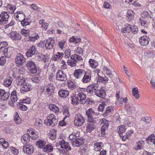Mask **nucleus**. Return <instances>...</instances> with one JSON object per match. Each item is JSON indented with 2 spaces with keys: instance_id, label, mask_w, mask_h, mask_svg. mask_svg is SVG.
<instances>
[{
  "instance_id": "nucleus-34",
  "label": "nucleus",
  "mask_w": 155,
  "mask_h": 155,
  "mask_svg": "<svg viewBox=\"0 0 155 155\" xmlns=\"http://www.w3.org/2000/svg\"><path fill=\"white\" fill-rule=\"evenodd\" d=\"M19 21H20V20ZM21 21V25L23 26L28 25L31 23V21L28 17H26V18H25L23 20Z\"/></svg>"
},
{
  "instance_id": "nucleus-43",
  "label": "nucleus",
  "mask_w": 155,
  "mask_h": 155,
  "mask_svg": "<svg viewBox=\"0 0 155 155\" xmlns=\"http://www.w3.org/2000/svg\"><path fill=\"white\" fill-rule=\"evenodd\" d=\"M71 99L72 103L74 105H77L79 102V101L78 98L77 97H77L75 96L74 97H71Z\"/></svg>"
},
{
  "instance_id": "nucleus-37",
  "label": "nucleus",
  "mask_w": 155,
  "mask_h": 155,
  "mask_svg": "<svg viewBox=\"0 0 155 155\" xmlns=\"http://www.w3.org/2000/svg\"><path fill=\"white\" fill-rule=\"evenodd\" d=\"M89 88L92 91L93 93H95V92L97 90L99 86L97 83H94L89 86Z\"/></svg>"
},
{
  "instance_id": "nucleus-36",
  "label": "nucleus",
  "mask_w": 155,
  "mask_h": 155,
  "mask_svg": "<svg viewBox=\"0 0 155 155\" xmlns=\"http://www.w3.org/2000/svg\"><path fill=\"white\" fill-rule=\"evenodd\" d=\"M39 38L38 34H34L30 35L28 38V40L31 42H34Z\"/></svg>"
},
{
  "instance_id": "nucleus-33",
  "label": "nucleus",
  "mask_w": 155,
  "mask_h": 155,
  "mask_svg": "<svg viewBox=\"0 0 155 155\" xmlns=\"http://www.w3.org/2000/svg\"><path fill=\"white\" fill-rule=\"evenodd\" d=\"M16 80L18 85H22L24 84L25 82V78L22 77H19L18 76L17 77Z\"/></svg>"
},
{
  "instance_id": "nucleus-21",
  "label": "nucleus",
  "mask_w": 155,
  "mask_h": 155,
  "mask_svg": "<svg viewBox=\"0 0 155 155\" xmlns=\"http://www.w3.org/2000/svg\"><path fill=\"white\" fill-rule=\"evenodd\" d=\"M84 143L82 138L76 139L73 142H72V144L74 147H79Z\"/></svg>"
},
{
  "instance_id": "nucleus-40",
  "label": "nucleus",
  "mask_w": 155,
  "mask_h": 155,
  "mask_svg": "<svg viewBox=\"0 0 155 155\" xmlns=\"http://www.w3.org/2000/svg\"><path fill=\"white\" fill-rule=\"evenodd\" d=\"M26 67L29 69L33 68H35V62L32 60L28 61L26 64Z\"/></svg>"
},
{
  "instance_id": "nucleus-54",
  "label": "nucleus",
  "mask_w": 155,
  "mask_h": 155,
  "mask_svg": "<svg viewBox=\"0 0 155 155\" xmlns=\"http://www.w3.org/2000/svg\"><path fill=\"white\" fill-rule=\"evenodd\" d=\"M71 50L69 49H66L64 52L65 57L66 58H69L71 54Z\"/></svg>"
},
{
  "instance_id": "nucleus-24",
  "label": "nucleus",
  "mask_w": 155,
  "mask_h": 155,
  "mask_svg": "<svg viewBox=\"0 0 155 155\" xmlns=\"http://www.w3.org/2000/svg\"><path fill=\"white\" fill-rule=\"evenodd\" d=\"M31 89V85L29 84H25L21 88L20 91L21 92L24 93L29 91Z\"/></svg>"
},
{
  "instance_id": "nucleus-45",
  "label": "nucleus",
  "mask_w": 155,
  "mask_h": 155,
  "mask_svg": "<svg viewBox=\"0 0 155 155\" xmlns=\"http://www.w3.org/2000/svg\"><path fill=\"white\" fill-rule=\"evenodd\" d=\"M89 62L91 65V66L92 68H95L98 65V63L95 60H92L91 59H90Z\"/></svg>"
},
{
  "instance_id": "nucleus-59",
  "label": "nucleus",
  "mask_w": 155,
  "mask_h": 155,
  "mask_svg": "<svg viewBox=\"0 0 155 155\" xmlns=\"http://www.w3.org/2000/svg\"><path fill=\"white\" fill-rule=\"evenodd\" d=\"M5 31L8 32V31H10L11 30H12L13 29V27L10 25V24L9 23L7 25L5 26Z\"/></svg>"
},
{
  "instance_id": "nucleus-1",
  "label": "nucleus",
  "mask_w": 155,
  "mask_h": 155,
  "mask_svg": "<svg viewBox=\"0 0 155 155\" xmlns=\"http://www.w3.org/2000/svg\"><path fill=\"white\" fill-rule=\"evenodd\" d=\"M95 112L92 108H90L86 111V114L88 117V123L87 125L86 131L87 133H91L95 128V124L92 122V117Z\"/></svg>"
},
{
  "instance_id": "nucleus-52",
  "label": "nucleus",
  "mask_w": 155,
  "mask_h": 155,
  "mask_svg": "<svg viewBox=\"0 0 155 155\" xmlns=\"http://www.w3.org/2000/svg\"><path fill=\"white\" fill-rule=\"evenodd\" d=\"M14 120L17 124H19L21 121V119L17 113L14 116Z\"/></svg>"
},
{
  "instance_id": "nucleus-35",
  "label": "nucleus",
  "mask_w": 155,
  "mask_h": 155,
  "mask_svg": "<svg viewBox=\"0 0 155 155\" xmlns=\"http://www.w3.org/2000/svg\"><path fill=\"white\" fill-rule=\"evenodd\" d=\"M103 146V143L101 142L95 143L94 144V150L96 151H100Z\"/></svg>"
},
{
  "instance_id": "nucleus-58",
  "label": "nucleus",
  "mask_w": 155,
  "mask_h": 155,
  "mask_svg": "<svg viewBox=\"0 0 155 155\" xmlns=\"http://www.w3.org/2000/svg\"><path fill=\"white\" fill-rule=\"evenodd\" d=\"M104 124L102 126L101 128L102 129H104L105 130H107L109 125V122L108 121L105 120L103 121Z\"/></svg>"
},
{
  "instance_id": "nucleus-53",
  "label": "nucleus",
  "mask_w": 155,
  "mask_h": 155,
  "mask_svg": "<svg viewBox=\"0 0 155 155\" xmlns=\"http://www.w3.org/2000/svg\"><path fill=\"white\" fill-rule=\"evenodd\" d=\"M144 15L143 14L142 15V16L140 18V22L141 25L144 26L145 24V18Z\"/></svg>"
},
{
  "instance_id": "nucleus-6",
  "label": "nucleus",
  "mask_w": 155,
  "mask_h": 155,
  "mask_svg": "<svg viewBox=\"0 0 155 155\" xmlns=\"http://www.w3.org/2000/svg\"><path fill=\"white\" fill-rule=\"evenodd\" d=\"M25 60L24 56L20 53L17 54L15 60L16 64L19 66H21L22 64L25 61Z\"/></svg>"
},
{
  "instance_id": "nucleus-62",
  "label": "nucleus",
  "mask_w": 155,
  "mask_h": 155,
  "mask_svg": "<svg viewBox=\"0 0 155 155\" xmlns=\"http://www.w3.org/2000/svg\"><path fill=\"white\" fill-rule=\"evenodd\" d=\"M65 44V42L64 41L61 40L58 42V45L60 48L63 49L64 48V46Z\"/></svg>"
},
{
  "instance_id": "nucleus-5",
  "label": "nucleus",
  "mask_w": 155,
  "mask_h": 155,
  "mask_svg": "<svg viewBox=\"0 0 155 155\" xmlns=\"http://www.w3.org/2000/svg\"><path fill=\"white\" fill-rule=\"evenodd\" d=\"M56 79L58 81H65L67 80V76L62 70H58L56 75Z\"/></svg>"
},
{
  "instance_id": "nucleus-25",
  "label": "nucleus",
  "mask_w": 155,
  "mask_h": 155,
  "mask_svg": "<svg viewBox=\"0 0 155 155\" xmlns=\"http://www.w3.org/2000/svg\"><path fill=\"white\" fill-rule=\"evenodd\" d=\"M53 147L51 144H47L43 147L42 150L47 153L51 152L53 150Z\"/></svg>"
},
{
  "instance_id": "nucleus-22",
  "label": "nucleus",
  "mask_w": 155,
  "mask_h": 155,
  "mask_svg": "<svg viewBox=\"0 0 155 155\" xmlns=\"http://www.w3.org/2000/svg\"><path fill=\"white\" fill-rule=\"evenodd\" d=\"M11 38L14 40H18L21 38L20 34L16 31H12L10 33Z\"/></svg>"
},
{
  "instance_id": "nucleus-57",
  "label": "nucleus",
  "mask_w": 155,
  "mask_h": 155,
  "mask_svg": "<svg viewBox=\"0 0 155 155\" xmlns=\"http://www.w3.org/2000/svg\"><path fill=\"white\" fill-rule=\"evenodd\" d=\"M31 137L33 139H35L38 137V132L35 131H32L31 133Z\"/></svg>"
},
{
  "instance_id": "nucleus-31",
  "label": "nucleus",
  "mask_w": 155,
  "mask_h": 155,
  "mask_svg": "<svg viewBox=\"0 0 155 155\" xmlns=\"http://www.w3.org/2000/svg\"><path fill=\"white\" fill-rule=\"evenodd\" d=\"M61 143L62 144L61 147L62 148H64L67 151L71 150V148L70 145L68 143H66L64 140L61 141Z\"/></svg>"
},
{
  "instance_id": "nucleus-15",
  "label": "nucleus",
  "mask_w": 155,
  "mask_h": 155,
  "mask_svg": "<svg viewBox=\"0 0 155 155\" xmlns=\"http://www.w3.org/2000/svg\"><path fill=\"white\" fill-rule=\"evenodd\" d=\"M36 51V48L35 46L32 45L29 49L27 50L26 55L28 57H30L34 55L35 54Z\"/></svg>"
},
{
  "instance_id": "nucleus-47",
  "label": "nucleus",
  "mask_w": 155,
  "mask_h": 155,
  "mask_svg": "<svg viewBox=\"0 0 155 155\" xmlns=\"http://www.w3.org/2000/svg\"><path fill=\"white\" fill-rule=\"evenodd\" d=\"M20 102L19 103V104H18V107L19 109L22 110H26L27 109V107L25 105L21 104Z\"/></svg>"
},
{
  "instance_id": "nucleus-44",
  "label": "nucleus",
  "mask_w": 155,
  "mask_h": 155,
  "mask_svg": "<svg viewBox=\"0 0 155 155\" xmlns=\"http://www.w3.org/2000/svg\"><path fill=\"white\" fill-rule=\"evenodd\" d=\"M138 91L137 88L134 87L132 90V94L134 97L136 99L139 98V95L138 94Z\"/></svg>"
},
{
  "instance_id": "nucleus-49",
  "label": "nucleus",
  "mask_w": 155,
  "mask_h": 155,
  "mask_svg": "<svg viewBox=\"0 0 155 155\" xmlns=\"http://www.w3.org/2000/svg\"><path fill=\"white\" fill-rule=\"evenodd\" d=\"M152 124L151 119L149 117H146V128L147 127L148 129L150 126Z\"/></svg>"
},
{
  "instance_id": "nucleus-14",
  "label": "nucleus",
  "mask_w": 155,
  "mask_h": 155,
  "mask_svg": "<svg viewBox=\"0 0 155 155\" xmlns=\"http://www.w3.org/2000/svg\"><path fill=\"white\" fill-rule=\"evenodd\" d=\"M13 48L12 47H8L5 48L3 51V54L5 57L10 58L13 53Z\"/></svg>"
},
{
  "instance_id": "nucleus-13",
  "label": "nucleus",
  "mask_w": 155,
  "mask_h": 155,
  "mask_svg": "<svg viewBox=\"0 0 155 155\" xmlns=\"http://www.w3.org/2000/svg\"><path fill=\"white\" fill-rule=\"evenodd\" d=\"M91 79V74L89 72L86 71L81 79V81L84 83H87L90 82Z\"/></svg>"
},
{
  "instance_id": "nucleus-8",
  "label": "nucleus",
  "mask_w": 155,
  "mask_h": 155,
  "mask_svg": "<svg viewBox=\"0 0 155 155\" xmlns=\"http://www.w3.org/2000/svg\"><path fill=\"white\" fill-rule=\"evenodd\" d=\"M85 72L84 70L82 69H76L74 71V75L76 78L81 79Z\"/></svg>"
},
{
  "instance_id": "nucleus-11",
  "label": "nucleus",
  "mask_w": 155,
  "mask_h": 155,
  "mask_svg": "<svg viewBox=\"0 0 155 155\" xmlns=\"http://www.w3.org/2000/svg\"><path fill=\"white\" fill-rule=\"evenodd\" d=\"M45 46L48 49H51L53 48L54 44V41L52 38H50L45 41Z\"/></svg>"
},
{
  "instance_id": "nucleus-56",
  "label": "nucleus",
  "mask_w": 155,
  "mask_h": 155,
  "mask_svg": "<svg viewBox=\"0 0 155 155\" xmlns=\"http://www.w3.org/2000/svg\"><path fill=\"white\" fill-rule=\"evenodd\" d=\"M139 41L141 46H144L145 42V37L144 36H141L139 39Z\"/></svg>"
},
{
  "instance_id": "nucleus-27",
  "label": "nucleus",
  "mask_w": 155,
  "mask_h": 155,
  "mask_svg": "<svg viewBox=\"0 0 155 155\" xmlns=\"http://www.w3.org/2000/svg\"><path fill=\"white\" fill-rule=\"evenodd\" d=\"M103 70L106 72L107 74L109 76V78L110 79L109 81L110 82L112 81V78L113 77L114 74L111 72V71L106 67L104 66L103 68Z\"/></svg>"
},
{
  "instance_id": "nucleus-16",
  "label": "nucleus",
  "mask_w": 155,
  "mask_h": 155,
  "mask_svg": "<svg viewBox=\"0 0 155 155\" xmlns=\"http://www.w3.org/2000/svg\"><path fill=\"white\" fill-rule=\"evenodd\" d=\"M77 97L78 98L79 102L82 104H85L86 102V95L82 92L78 93Z\"/></svg>"
},
{
  "instance_id": "nucleus-17",
  "label": "nucleus",
  "mask_w": 155,
  "mask_h": 155,
  "mask_svg": "<svg viewBox=\"0 0 155 155\" xmlns=\"http://www.w3.org/2000/svg\"><path fill=\"white\" fill-rule=\"evenodd\" d=\"M64 56L62 52H58L57 54L54 55L52 57V60L55 61H59L61 60Z\"/></svg>"
},
{
  "instance_id": "nucleus-55",
  "label": "nucleus",
  "mask_w": 155,
  "mask_h": 155,
  "mask_svg": "<svg viewBox=\"0 0 155 155\" xmlns=\"http://www.w3.org/2000/svg\"><path fill=\"white\" fill-rule=\"evenodd\" d=\"M6 61V57L5 56H1L0 57V65H3Z\"/></svg>"
},
{
  "instance_id": "nucleus-38",
  "label": "nucleus",
  "mask_w": 155,
  "mask_h": 155,
  "mask_svg": "<svg viewBox=\"0 0 155 155\" xmlns=\"http://www.w3.org/2000/svg\"><path fill=\"white\" fill-rule=\"evenodd\" d=\"M7 10L11 14H13L14 12L16 7L14 6L13 5L8 4L6 7Z\"/></svg>"
},
{
  "instance_id": "nucleus-9",
  "label": "nucleus",
  "mask_w": 155,
  "mask_h": 155,
  "mask_svg": "<svg viewBox=\"0 0 155 155\" xmlns=\"http://www.w3.org/2000/svg\"><path fill=\"white\" fill-rule=\"evenodd\" d=\"M34 150V148L32 146L29 145L24 146L22 148L23 151L25 153L28 154L29 155L33 153Z\"/></svg>"
},
{
  "instance_id": "nucleus-26",
  "label": "nucleus",
  "mask_w": 155,
  "mask_h": 155,
  "mask_svg": "<svg viewBox=\"0 0 155 155\" xmlns=\"http://www.w3.org/2000/svg\"><path fill=\"white\" fill-rule=\"evenodd\" d=\"M50 110L54 112L56 115H58L60 112V109L57 106L54 104H50L49 106Z\"/></svg>"
},
{
  "instance_id": "nucleus-28",
  "label": "nucleus",
  "mask_w": 155,
  "mask_h": 155,
  "mask_svg": "<svg viewBox=\"0 0 155 155\" xmlns=\"http://www.w3.org/2000/svg\"><path fill=\"white\" fill-rule=\"evenodd\" d=\"M109 80H110V79L108 78L106 76H105L104 77L99 76L97 79V82H101L102 83L105 84L108 81H109Z\"/></svg>"
},
{
  "instance_id": "nucleus-23",
  "label": "nucleus",
  "mask_w": 155,
  "mask_h": 155,
  "mask_svg": "<svg viewBox=\"0 0 155 155\" xmlns=\"http://www.w3.org/2000/svg\"><path fill=\"white\" fill-rule=\"evenodd\" d=\"M30 136L28 134H25L21 138V141L24 144H26L30 141Z\"/></svg>"
},
{
  "instance_id": "nucleus-39",
  "label": "nucleus",
  "mask_w": 155,
  "mask_h": 155,
  "mask_svg": "<svg viewBox=\"0 0 155 155\" xmlns=\"http://www.w3.org/2000/svg\"><path fill=\"white\" fill-rule=\"evenodd\" d=\"M81 38H78L77 37L73 36L69 39V41L70 43H77L81 41Z\"/></svg>"
},
{
  "instance_id": "nucleus-7",
  "label": "nucleus",
  "mask_w": 155,
  "mask_h": 155,
  "mask_svg": "<svg viewBox=\"0 0 155 155\" xmlns=\"http://www.w3.org/2000/svg\"><path fill=\"white\" fill-rule=\"evenodd\" d=\"M126 130V128L124 125H122L119 127L118 134L120 137H122V140L124 141H125L127 139V136L125 135L124 134Z\"/></svg>"
},
{
  "instance_id": "nucleus-20",
  "label": "nucleus",
  "mask_w": 155,
  "mask_h": 155,
  "mask_svg": "<svg viewBox=\"0 0 155 155\" xmlns=\"http://www.w3.org/2000/svg\"><path fill=\"white\" fill-rule=\"evenodd\" d=\"M58 94L60 97L65 98L69 95V92L65 90L61 89L59 91Z\"/></svg>"
},
{
  "instance_id": "nucleus-61",
  "label": "nucleus",
  "mask_w": 155,
  "mask_h": 155,
  "mask_svg": "<svg viewBox=\"0 0 155 155\" xmlns=\"http://www.w3.org/2000/svg\"><path fill=\"white\" fill-rule=\"evenodd\" d=\"M11 150H12V152L15 155H17L18 153V150L17 148L13 147H10Z\"/></svg>"
},
{
  "instance_id": "nucleus-30",
  "label": "nucleus",
  "mask_w": 155,
  "mask_h": 155,
  "mask_svg": "<svg viewBox=\"0 0 155 155\" xmlns=\"http://www.w3.org/2000/svg\"><path fill=\"white\" fill-rule=\"evenodd\" d=\"M155 139V135L152 134L146 138V143L149 144L152 143Z\"/></svg>"
},
{
  "instance_id": "nucleus-60",
  "label": "nucleus",
  "mask_w": 155,
  "mask_h": 155,
  "mask_svg": "<svg viewBox=\"0 0 155 155\" xmlns=\"http://www.w3.org/2000/svg\"><path fill=\"white\" fill-rule=\"evenodd\" d=\"M40 80L41 78L39 77H32L31 78V80L32 81L36 83H38L40 81Z\"/></svg>"
},
{
  "instance_id": "nucleus-48",
  "label": "nucleus",
  "mask_w": 155,
  "mask_h": 155,
  "mask_svg": "<svg viewBox=\"0 0 155 155\" xmlns=\"http://www.w3.org/2000/svg\"><path fill=\"white\" fill-rule=\"evenodd\" d=\"M137 143V148H135L136 150H138V149H141L142 148L143 146L144 145V142L142 140L139 141Z\"/></svg>"
},
{
  "instance_id": "nucleus-19",
  "label": "nucleus",
  "mask_w": 155,
  "mask_h": 155,
  "mask_svg": "<svg viewBox=\"0 0 155 155\" xmlns=\"http://www.w3.org/2000/svg\"><path fill=\"white\" fill-rule=\"evenodd\" d=\"M95 94L100 98L104 99L106 97V95L104 90L101 89L98 90L95 92Z\"/></svg>"
},
{
  "instance_id": "nucleus-32",
  "label": "nucleus",
  "mask_w": 155,
  "mask_h": 155,
  "mask_svg": "<svg viewBox=\"0 0 155 155\" xmlns=\"http://www.w3.org/2000/svg\"><path fill=\"white\" fill-rule=\"evenodd\" d=\"M131 26L130 25H127L125 27L122 28L121 30V32L123 33H128L131 31Z\"/></svg>"
},
{
  "instance_id": "nucleus-64",
  "label": "nucleus",
  "mask_w": 155,
  "mask_h": 155,
  "mask_svg": "<svg viewBox=\"0 0 155 155\" xmlns=\"http://www.w3.org/2000/svg\"><path fill=\"white\" fill-rule=\"evenodd\" d=\"M42 120L39 119H37L35 120V125L38 127H39L42 124Z\"/></svg>"
},
{
  "instance_id": "nucleus-29",
  "label": "nucleus",
  "mask_w": 155,
  "mask_h": 155,
  "mask_svg": "<svg viewBox=\"0 0 155 155\" xmlns=\"http://www.w3.org/2000/svg\"><path fill=\"white\" fill-rule=\"evenodd\" d=\"M12 80L11 77H7L4 80V84L6 87H8L11 85Z\"/></svg>"
},
{
  "instance_id": "nucleus-18",
  "label": "nucleus",
  "mask_w": 155,
  "mask_h": 155,
  "mask_svg": "<svg viewBox=\"0 0 155 155\" xmlns=\"http://www.w3.org/2000/svg\"><path fill=\"white\" fill-rule=\"evenodd\" d=\"M70 58L71 59H73L76 62L77 64H79L82 62L83 59L82 57L79 55L74 54L71 56Z\"/></svg>"
},
{
  "instance_id": "nucleus-63",
  "label": "nucleus",
  "mask_w": 155,
  "mask_h": 155,
  "mask_svg": "<svg viewBox=\"0 0 155 155\" xmlns=\"http://www.w3.org/2000/svg\"><path fill=\"white\" fill-rule=\"evenodd\" d=\"M31 100L30 98L29 97L26 98L25 99H24L20 101L21 103L27 104H29L31 102Z\"/></svg>"
},
{
  "instance_id": "nucleus-12",
  "label": "nucleus",
  "mask_w": 155,
  "mask_h": 155,
  "mask_svg": "<svg viewBox=\"0 0 155 155\" xmlns=\"http://www.w3.org/2000/svg\"><path fill=\"white\" fill-rule=\"evenodd\" d=\"M10 98L11 101H9V104L10 105L13 106L14 105L15 102L18 99L15 90L13 91L11 93Z\"/></svg>"
},
{
  "instance_id": "nucleus-51",
  "label": "nucleus",
  "mask_w": 155,
  "mask_h": 155,
  "mask_svg": "<svg viewBox=\"0 0 155 155\" xmlns=\"http://www.w3.org/2000/svg\"><path fill=\"white\" fill-rule=\"evenodd\" d=\"M21 33L22 35L27 37L30 34V31L28 30L23 29L21 30Z\"/></svg>"
},
{
  "instance_id": "nucleus-4",
  "label": "nucleus",
  "mask_w": 155,
  "mask_h": 155,
  "mask_svg": "<svg viewBox=\"0 0 155 155\" xmlns=\"http://www.w3.org/2000/svg\"><path fill=\"white\" fill-rule=\"evenodd\" d=\"M45 95L47 97L50 96L52 93H54L55 89V87L53 84L50 83L45 85Z\"/></svg>"
},
{
  "instance_id": "nucleus-2",
  "label": "nucleus",
  "mask_w": 155,
  "mask_h": 155,
  "mask_svg": "<svg viewBox=\"0 0 155 155\" xmlns=\"http://www.w3.org/2000/svg\"><path fill=\"white\" fill-rule=\"evenodd\" d=\"M58 122V119L53 114H49L47 116V119L44 121L45 124L48 126L53 127L56 125Z\"/></svg>"
},
{
  "instance_id": "nucleus-46",
  "label": "nucleus",
  "mask_w": 155,
  "mask_h": 155,
  "mask_svg": "<svg viewBox=\"0 0 155 155\" xmlns=\"http://www.w3.org/2000/svg\"><path fill=\"white\" fill-rule=\"evenodd\" d=\"M4 94L1 97V99L3 101L7 100L9 98L10 95V94L8 92H5Z\"/></svg>"
},
{
  "instance_id": "nucleus-10",
  "label": "nucleus",
  "mask_w": 155,
  "mask_h": 155,
  "mask_svg": "<svg viewBox=\"0 0 155 155\" xmlns=\"http://www.w3.org/2000/svg\"><path fill=\"white\" fill-rule=\"evenodd\" d=\"M0 17L1 18V19H0V25H2L6 23L9 16L7 12H4L1 14Z\"/></svg>"
},
{
  "instance_id": "nucleus-3",
  "label": "nucleus",
  "mask_w": 155,
  "mask_h": 155,
  "mask_svg": "<svg viewBox=\"0 0 155 155\" xmlns=\"http://www.w3.org/2000/svg\"><path fill=\"white\" fill-rule=\"evenodd\" d=\"M85 121L84 117L81 114L78 113L74 117V124L77 127L82 126Z\"/></svg>"
},
{
  "instance_id": "nucleus-41",
  "label": "nucleus",
  "mask_w": 155,
  "mask_h": 155,
  "mask_svg": "<svg viewBox=\"0 0 155 155\" xmlns=\"http://www.w3.org/2000/svg\"><path fill=\"white\" fill-rule=\"evenodd\" d=\"M46 144V142L44 140H40L38 141L36 143V145L37 147L40 148H43L45 145Z\"/></svg>"
},
{
  "instance_id": "nucleus-50",
  "label": "nucleus",
  "mask_w": 155,
  "mask_h": 155,
  "mask_svg": "<svg viewBox=\"0 0 155 155\" xmlns=\"http://www.w3.org/2000/svg\"><path fill=\"white\" fill-rule=\"evenodd\" d=\"M68 64L71 67H75L77 66V64L73 59H68L67 62Z\"/></svg>"
},
{
  "instance_id": "nucleus-42",
  "label": "nucleus",
  "mask_w": 155,
  "mask_h": 155,
  "mask_svg": "<svg viewBox=\"0 0 155 155\" xmlns=\"http://www.w3.org/2000/svg\"><path fill=\"white\" fill-rule=\"evenodd\" d=\"M99 114L95 112L92 117V122L94 123V124H95V123H97V121H98L97 118L99 117Z\"/></svg>"
}]
</instances>
